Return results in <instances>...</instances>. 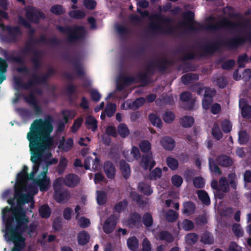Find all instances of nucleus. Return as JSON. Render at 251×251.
<instances>
[{
    "label": "nucleus",
    "mask_w": 251,
    "mask_h": 251,
    "mask_svg": "<svg viewBox=\"0 0 251 251\" xmlns=\"http://www.w3.org/2000/svg\"><path fill=\"white\" fill-rule=\"evenodd\" d=\"M11 207L6 206L2 210V217L5 224V237L7 241L14 243L12 251H22L25 246L23 232L27 228L29 219L26 215L27 208L24 205L31 203L30 208L34 207L33 197L25 194L21 188H16L14 197L7 201Z\"/></svg>",
    "instance_id": "1"
},
{
    "label": "nucleus",
    "mask_w": 251,
    "mask_h": 251,
    "mask_svg": "<svg viewBox=\"0 0 251 251\" xmlns=\"http://www.w3.org/2000/svg\"><path fill=\"white\" fill-rule=\"evenodd\" d=\"M53 130V125L47 120L36 119L30 125L26 138L29 142L30 160L34 163L32 171L34 173L38 171L44 152L53 144V138L50 136Z\"/></svg>",
    "instance_id": "2"
},
{
    "label": "nucleus",
    "mask_w": 251,
    "mask_h": 251,
    "mask_svg": "<svg viewBox=\"0 0 251 251\" xmlns=\"http://www.w3.org/2000/svg\"><path fill=\"white\" fill-rule=\"evenodd\" d=\"M247 41V38L242 36H237L227 40L220 39L205 46L201 56L212 55L222 47H226L229 49H236L244 45Z\"/></svg>",
    "instance_id": "3"
},
{
    "label": "nucleus",
    "mask_w": 251,
    "mask_h": 251,
    "mask_svg": "<svg viewBox=\"0 0 251 251\" xmlns=\"http://www.w3.org/2000/svg\"><path fill=\"white\" fill-rule=\"evenodd\" d=\"M173 65V61L166 57H163L156 61L150 62L146 66V73H140L138 74L136 77V80L143 83L144 85H146L148 83L149 77L148 74L152 75L154 74L155 70H157L159 72H164L169 66Z\"/></svg>",
    "instance_id": "4"
},
{
    "label": "nucleus",
    "mask_w": 251,
    "mask_h": 251,
    "mask_svg": "<svg viewBox=\"0 0 251 251\" xmlns=\"http://www.w3.org/2000/svg\"><path fill=\"white\" fill-rule=\"evenodd\" d=\"M57 29L60 33L68 35L67 42L70 45L84 40L86 35V30L82 25L75 26L73 28L69 26L58 25Z\"/></svg>",
    "instance_id": "5"
},
{
    "label": "nucleus",
    "mask_w": 251,
    "mask_h": 251,
    "mask_svg": "<svg viewBox=\"0 0 251 251\" xmlns=\"http://www.w3.org/2000/svg\"><path fill=\"white\" fill-rule=\"evenodd\" d=\"M18 52L16 50H12L10 52L6 50H3L2 55L6 60L0 57V74L7 71L8 64L6 61L10 63H17L20 64L25 63V59L23 56L20 55H15Z\"/></svg>",
    "instance_id": "6"
},
{
    "label": "nucleus",
    "mask_w": 251,
    "mask_h": 251,
    "mask_svg": "<svg viewBox=\"0 0 251 251\" xmlns=\"http://www.w3.org/2000/svg\"><path fill=\"white\" fill-rule=\"evenodd\" d=\"M242 25L241 23H236L227 18H224L216 24H212L207 25L205 27V29L207 30L211 31H215L221 28L233 30Z\"/></svg>",
    "instance_id": "7"
},
{
    "label": "nucleus",
    "mask_w": 251,
    "mask_h": 251,
    "mask_svg": "<svg viewBox=\"0 0 251 251\" xmlns=\"http://www.w3.org/2000/svg\"><path fill=\"white\" fill-rule=\"evenodd\" d=\"M0 27L3 30L7 32L6 40L8 43H15L18 41L19 38L23 33L18 26L5 25L3 24H0Z\"/></svg>",
    "instance_id": "8"
},
{
    "label": "nucleus",
    "mask_w": 251,
    "mask_h": 251,
    "mask_svg": "<svg viewBox=\"0 0 251 251\" xmlns=\"http://www.w3.org/2000/svg\"><path fill=\"white\" fill-rule=\"evenodd\" d=\"M25 15L29 21L36 24L38 23L40 19L45 18V15L43 12L33 6H30L26 9Z\"/></svg>",
    "instance_id": "9"
},
{
    "label": "nucleus",
    "mask_w": 251,
    "mask_h": 251,
    "mask_svg": "<svg viewBox=\"0 0 251 251\" xmlns=\"http://www.w3.org/2000/svg\"><path fill=\"white\" fill-rule=\"evenodd\" d=\"M150 30L153 33H165L166 34H172L174 33L175 27L173 26H168L166 29L159 24L152 23L149 25Z\"/></svg>",
    "instance_id": "10"
},
{
    "label": "nucleus",
    "mask_w": 251,
    "mask_h": 251,
    "mask_svg": "<svg viewBox=\"0 0 251 251\" xmlns=\"http://www.w3.org/2000/svg\"><path fill=\"white\" fill-rule=\"evenodd\" d=\"M63 57L65 60L68 61L73 65L78 76H82L84 75V71L82 68L79 59L78 58H72L71 55L68 53L64 54L63 56Z\"/></svg>",
    "instance_id": "11"
},
{
    "label": "nucleus",
    "mask_w": 251,
    "mask_h": 251,
    "mask_svg": "<svg viewBox=\"0 0 251 251\" xmlns=\"http://www.w3.org/2000/svg\"><path fill=\"white\" fill-rule=\"evenodd\" d=\"M156 164V162L153 160L151 152L143 155L140 162V165L145 170H151Z\"/></svg>",
    "instance_id": "12"
},
{
    "label": "nucleus",
    "mask_w": 251,
    "mask_h": 251,
    "mask_svg": "<svg viewBox=\"0 0 251 251\" xmlns=\"http://www.w3.org/2000/svg\"><path fill=\"white\" fill-rule=\"evenodd\" d=\"M142 217L137 212H134L129 215L126 221L127 226L130 228H138L141 226Z\"/></svg>",
    "instance_id": "13"
},
{
    "label": "nucleus",
    "mask_w": 251,
    "mask_h": 251,
    "mask_svg": "<svg viewBox=\"0 0 251 251\" xmlns=\"http://www.w3.org/2000/svg\"><path fill=\"white\" fill-rule=\"evenodd\" d=\"M47 171H43L42 173V178H38L35 180L36 184L39 187L40 190L42 192L47 191L50 185V178L47 176Z\"/></svg>",
    "instance_id": "14"
},
{
    "label": "nucleus",
    "mask_w": 251,
    "mask_h": 251,
    "mask_svg": "<svg viewBox=\"0 0 251 251\" xmlns=\"http://www.w3.org/2000/svg\"><path fill=\"white\" fill-rule=\"evenodd\" d=\"M183 17L187 21L182 22L181 25L184 27L189 25L190 29L196 30V28L193 25L195 17L194 13L190 10L187 11L183 13Z\"/></svg>",
    "instance_id": "15"
},
{
    "label": "nucleus",
    "mask_w": 251,
    "mask_h": 251,
    "mask_svg": "<svg viewBox=\"0 0 251 251\" xmlns=\"http://www.w3.org/2000/svg\"><path fill=\"white\" fill-rule=\"evenodd\" d=\"M53 198L55 201L59 203L66 202L70 198V194L67 189H61L54 191Z\"/></svg>",
    "instance_id": "16"
},
{
    "label": "nucleus",
    "mask_w": 251,
    "mask_h": 251,
    "mask_svg": "<svg viewBox=\"0 0 251 251\" xmlns=\"http://www.w3.org/2000/svg\"><path fill=\"white\" fill-rule=\"evenodd\" d=\"M117 224L116 217L114 215L109 216L104 223L103 229L106 234L113 232Z\"/></svg>",
    "instance_id": "17"
},
{
    "label": "nucleus",
    "mask_w": 251,
    "mask_h": 251,
    "mask_svg": "<svg viewBox=\"0 0 251 251\" xmlns=\"http://www.w3.org/2000/svg\"><path fill=\"white\" fill-rule=\"evenodd\" d=\"M25 100L26 102L33 106L36 114L40 115L43 113L42 108L39 104L38 100L33 94L30 93L27 97H25Z\"/></svg>",
    "instance_id": "18"
},
{
    "label": "nucleus",
    "mask_w": 251,
    "mask_h": 251,
    "mask_svg": "<svg viewBox=\"0 0 251 251\" xmlns=\"http://www.w3.org/2000/svg\"><path fill=\"white\" fill-rule=\"evenodd\" d=\"M80 182V178L76 175L74 174H69L67 175L64 179V184L69 187H75Z\"/></svg>",
    "instance_id": "19"
},
{
    "label": "nucleus",
    "mask_w": 251,
    "mask_h": 251,
    "mask_svg": "<svg viewBox=\"0 0 251 251\" xmlns=\"http://www.w3.org/2000/svg\"><path fill=\"white\" fill-rule=\"evenodd\" d=\"M28 84L30 88L34 85H46V77L42 75H38L36 74L31 75V78L28 80Z\"/></svg>",
    "instance_id": "20"
},
{
    "label": "nucleus",
    "mask_w": 251,
    "mask_h": 251,
    "mask_svg": "<svg viewBox=\"0 0 251 251\" xmlns=\"http://www.w3.org/2000/svg\"><path fill=\"white\" fill-rule=\"evenodd\" d=\"M239 106L241 109V115L242 117L245 119L251 118V106L247 103L245 100H240Z\"/></svg>",
    "instance_id": "21"
},
{
    "label": "nucleus",
    "mask_w": 251,
    "mask_h": 251,
    "mask_svg": "<svg viewBox=\"0 0 251 251\" xmlns=\"http://www.w3.org/2000/svg\"><path fill=\"white\" fill-rule=\"evenodd\" d=\"M103 169L106 176L108 178L113 179L115 177L116 169L111 161H106L104 162Z\"/></svg>",
    "instance_id": "22"
},
{
    "label": "nucleus",
    "mask_w": 251,
    "mask_h": 251,
    "mask_svg": "<svg viewBox=\"0 0 251 251\" xmlns=\"http://www.w3.org/2000/svg\"><path fill=\"white\" fill-rule=\"evenodd\" d=\"M160 144L163 148L167 151H172L175 147V141L171 137L165 136L160 140Z\"/></svg>",
    "instance_id": "23"
},
{
    "label": "nucleus",
    "mask_w": 251,
    "mask_h": 251,
    "mask_svg": "<svg viewBox=\"0 0 251 251\" xmlns=\"http://www.w3.org/2000/svg\"><path fill=\"white\" fill-rule=\"evenodd\" d=\"M192 98V94L189 92H182L180 95V99L183 102H188L187 103L186 108L188 110H191L194 106V101L191 100Z\"/></svg>",
    "instance_id": "24"
},
{
    "label": "nucleus",
    "mask_w": 251,
    "mask_h": 251,
    "mask_svg": "<svg viewBox=\"0 0 251 251\" xmlns=\"http://www.w3.org/2000/svg\"><path fill=\"white\" fill-rule=\"evenodd\" d=\"M199 79L198 75L192 73H187L183 75L181 77V80L182 83L184 85H188L193 83L194 81H196Z\"/></svg>",
    "instance_id": "25"
},
{
    "label": "nucleus",
    "mask_w": 251,
    "mask_h": 251,
    "mask_svg": "<svg viewBox=\"0 0 251 251\" xmlns=\"http://www.w3.org/2000/svg\"><path fill=\"white\" fill-rule=\"evenodd\" d=\"M216 161L218 164L221 166L228 167L232 166L233 161L228 156L225 154H221L217 157Z\"/></svg>",
    "instance_id": "26"
},
{
    "label": "nucleus",
    "mask_w": 251,
    "mask_h": 251,
    "mask_svg": "<svg viewBox=\"0 0 251 251\" xmlns=\"http://www.w3.org/2000/svg\"><path fill=\"white\" fill-rule=\"evenodd\" d=\"M120 170L123 177L127 179L130 175V168L129 165L124 160L120 161Z\"/></svg>",
    "instance_id": "27"
},
{
    "label": "nucleus",
    "mask_w": 251,
    "mask_h": 251,
    "mask_svg": "<svg viewBox=\"0 0 251 251\" xmlns=\"http://www.w3.org/2000/svg\"><path fill=\"white\" fill-rule=\"evenodd\" d=\"M85 124L87 129L95 132L98 128V122L93 116L89 115L85 119Z\"/></svg>",
    "instance_id": "28"
},
{
    "label": "nucleus",
    "mask_w": 251,
    "mask_h": 251,
    "mask_svg": "<svg viewBox=\"0 0 251 251\" xmlns=\"http://www.w3.org/2000/svg\"><path fill=\"white\" fill-rule=\"evenodd\" d=\"M77 239L79 245L85 246L89 242L90 236L86 231L82 230L78 233Z\"/></svg>",
    "instance_id": "29"
},
{
    "label": "nucleus",
    "mask_w": 251,
    "mask_h": 251,
    "mask_svg": "<svg viewBox=\"0 0 251 251\" xmlns=\"http://www.w3.org/2000/svg\"><path fill=\"white\" fill-rule=\"evenodd\" d=\"M74 141L71 138H68L66 141H64V138H63V140L60 141L58 146L59 149L65 151H68L73 147Z\"/></svg>",
    "instance_id": "30"
},
{
    "label": "nucleus",
    "mask_w": 251,
    "mask_h": 251,
    "mask_svg": "<svg viewBox=\"0 0 251 251\" xmlns=\"http://www.w3.org/2000/svg\"><path fill=\"white\" fill-rule=\"evenodd\" d=\"M212 97V95L209 93L208 90L206 89L205 91L204 97L202 101V104L203 109L205 110L209 109L213 102Z\"/></svg>",
    "instance_id": "31"
},
{
    "label": "nucleus",
    "mask_w": 251,
    "mask_h": 251,
    "mask_svg": "<svg viewBox=\"0 0 251 251\" xmlns=\"http://www.w3.org/2000/svg\"><path fill=\"white\" fill-rule=\"evenodd\" d=\"M158 237L160 240L165 241L167 243H171L174 240L172 234L168 231L162 230L158 233Z\"/></svg>",
    "instance_id": "32"
},
{
    "label": "nucleus",
    "mask_w": 251,
    "mask_h": 251,
    "mask_svg": "<svg viewBox=\"0 0 251 251\" xmlns=\"http://www.w3.org/2000/svg\"><path fill=\"white\" fill-rule=\"evenodd\" d=\"M38 212L41 218L48 219L50 216L51 211L48 204H44L40 206Z\"/></svg>",
    "instance_id": "33"
},
{
    "label": "nucleus",
    "mask_w": 251,
    "mask_h": 251,
    "mask_svg": "<svg viewBox=\"0 0 251 251\" xmlns=\"http://www.w3.org/2000/svg\"><path fill=\"white\" fill-rule=\"evenodd\" d=\"M28 179V175H25L23 173H18L17 176L15 189L16 188H21L23 190L22 186L26 183Z\"/></svg>",
    "instance_id": "34"
},
{
    "label": "nucleus",
    "mask_w": 251,
    "mask_h": 251,
    "mask_svg": "<svg viewBox=\"0 0 251 251\" xmlns=\"http://www.w3.org/2000/svg\"><path fill=\"white\" fill-rule=\"evenodd\" d=\"M196 205L193 202L188 201L183 204L182 212L184 214H192L194 213Z\"/></svg>",
    "instance_id": "35"
},
{
    "label": "nucleus",
    "mask_w": 251,
    "mask_h": 251,
    "mask_svg": "<svg viewBox=\"0 0 251 251\" xmlns=\"http://www.w3.org/2000/svg\"><path fill=\"white\" fill-rule=\"evenodd\" d=\"M195 122L194 118L190 116H184L180 119V125L185 128L191 127Z\"/></svg>",
    "instance_id": "36"
},
{
    "label": "nucleus",
    "mask_w": 251,
    "mask_h": 251,
    "mask_svg": "<svg viewBox=\"0 0 251 251\" xmlns=\"http://www.w3.org/2000/svg\"><path fill=\"white\" fill-rule=\"evenodd\" d=\"M199 199L205 205L210 204V199L208 193L204 190H199L197 192Z\"/></svg>",
    "instance_id": "37"
},
{
    "label": "nucleus",
    "mask_w": 251,
    "mask_h": 251,
    "mask_svg": "<svg viewBox=\"0 0 251 251\" xmlns=\"http://www.w3.org/2000/svg\"><path fill=\"white\" fill-rule=\"evenodd\" d=\"M47 42L49 44L55 46H58L60 44V41L55 37H53L48 40L45 35H42L39 38V39H37V43H38V44L40 43H45Z\"/></svg>",
    "instance_id": "38"
},
{
    "label": "nucleus",
    "mask_w": 251,
    "mask_h": 251,
    "mask_svg": "<svg viewBox=\"0 0 251 251\" xmlns=\"http://www.w3.org/2000/svg\"><path fill=\"white\" fill-rule=\"evenodd\" d=\"M117 130L120 137L123 138L126 137L130 133L129 129L124 123H121L118 126Z\"/></svg>",
    "instance_id": "39"
},
{
    "label": "nucleus",
    "mask_w": 251,
    "mask_h": 251,
    "mask_svg": "<svg viewBox=\"0 0 251 251\" xmlns=\"http://www.w3.org/2000/svg\"><path fill=\"white\" fill-rule=\"evenodd\" d=\"M127 245L131 251H136L139 246V242L135 236H132L127 240Z\"/></svg>",
    "instance_id": "40"
},
{
    "label": "nucleus",
    "mask_w": 251,
    "mask_h": 251,
    "mask_svg": "<svg viewBox=\"0 0 251 251\" xmlns=\"http://www.w3.org/2000/svg\"><path fill=\"white\" fill-rule=\"evenodd\" d=\"M149 119L153 126H156L159 128L162 126V123L161 119L155 114L151 113L149 115Z\"/></svg>",
    "instance_id": "41"
},
{
    "label": "nucleus",
    "mask_w": 251,
    "mask_h": 251,
    "mask_svg": "<svg viewBox=\"0 0 251 251\" xmlns=\"http://www.w3.org/2000/svg\"><path fill=\"white\" fill-rule=\"evenodd\" d=\"M138 189L141 192L147 196H150L152 193L151 186L143 182L139 183Z\"/></svg>",
    "instance_id": "42"
},
{
    "label": "nucleus",
    "mask_w": 251,
    "mask_h": 251,
    "mask_svg": "<svg viewBox=\"0 0 251 251\" xmlns=\"http://www.w3.org/2000/svg\"><path fill=\"white\" fill-rule=\"evenodd\" d=\"M211 134L217 140H221L223 136L222 132L218 124L215 123L211 130Z\"/></svg>",
    "instance_id": "43"
},
{
    "label": "nucleus",
    "mask_w": 251,
    "mask_h": 251,
    "mask_svg": "<svg viewBox=\"0 0 251 251\" xmlns=\"http://www.w3.org/2000/svg\"><path fill=\"white\" fill-rule=\"evenodd\" d=\"M118 80L127 86L136 82V77L133 76L120 75L118 77Z\"/></svg>",
    "instance_id": "44"
},
{
    "label": "nucleus",
    "mask_w": 251,
    "mask_h": 251,
    "mask_svg": "<svg viewBox=\"0 0 251 251\" xmlns=\"http://www.w3.org/2000/svg\"><path fill=\"white\" fill-rule=\"evenodd\" d=\"M220 126L222 131L225 133H228L232 130V125L231 122L227 119H225L221 121Z\"/></svg>",
    "instance_id": "45"
},
{
    "label": "nucleus",
    "mask_w": 251,
    "mask_h": 251,
    "mask_svg": "<svg viewBox=\"0 0 251 251\" xmlns=\"http://www.w3.org/2000/svg\"><path fill=\"white\" fill-rule=\"evenodd\" d=\"M116 28L118 35L121 37H125L130 33L129 29L125 25H118Z\"/></svg>",
    "instance_id": "46"
},
{
    "label": "nucleus",
    "mask_w": 251,
    "mask_h": 251,
    "mask_svg": "<svg viewBox=\"0 0 251 251\" xmlns=\"http://www.w3.org/2000/svg\"><path fill=\"white\" fill-rule=\"evenodd\" d=\"M14 83L18 89H23L28 90L30 89L29 85L28 84V81L26 83H23L21 77L16 76L14 78Z\"/></svg>",
    "instance_id": "47"
},
{
    "label": "nucleus",
    "mask_w": 251,
    "mask_h": 251,
    "mask_svg": "<svg viewBox=\"0 0 251 251\" xmlns=\"http://www.w3.org/2000/svg\"><path fill=\"white\" fill-rule=\"evenodd\" d=\"M201 241L204 244L211 245L214 240L212 235L209 232H205L201 236Z\"/></svg>",
    "instance_id": "48"
},
{
    "label": "nucleus",
    "mask_w": 251,
    "mask_h": 251,
    "mask_svg": "<svg viewBox=\"0 0 251 251\" xmlns=\"http://www.w3.org/2000/svg\"><path fill=\"white\" fill-rule=\"evenodd\" d=\"M143 223L146 227H149L153 225V218L150 213H145L142 218Z\"/></svg>",
    "instance_id": "49"
},
{
    "label": "nucleus",
    "mask_w": 251,
    "mask_h": 251,
    "mask_svg": "<svg viewBox=\"0 0 251 251\" xmlns=\"http://www.w3.org/2000/svg\"><path fill=\"white\" fill-rule=\"evenodd\" d=\"M139 147L141 151L144 153H149L151 150V144L147 140L141 141L139 145Z\"/></svg>",
    "instance_id": "50"
},
{
    "label": "nucleus",
    "mask_w": 251,
    "mask_h": 251,
    "mask_svg": "<svg viewBox=\"0 0 251 251\" xmlns=\"http://www.w3.org/2000/svg\"><path fill=\"white\" fill-rule=\"evenodd\" d=\"M166 219L169 222L176 221L178 217V214L172 209L168 210L165 214Z\"/></svg>",
    "instance_id": "51"
},
{
    "label": "nucleus",
    "mask_w": 251,
    "mask_h": 251,
    "mask_svg": "<svg viewBox=\"0 0 251 251\" xmlns=\"http://www.w3.org/2000/svg\"><path fill=\"white\" fill-rule=\"evenodd\" d=\"M167 166L173 171L176 170L178 167V162L175 158L168 156L166 159Z\"/></svg>",
    "instance_id": "52"
},
{
    "label": "nucleus",
    "mask_w": 251,
    "mask_h": 251,
    "mask_svg": "<svg viewBox=\"0 0 251 251\" xmlns=\"http://www.w3.org/2000/svg\"><path fill=\"white\" fill-rule=\"evenodd\" d=\"M145 101L143 98H138L132 103L129 104L128 108L134 110H136L144 104Z\"/></svg>",
    "instance_id": "53"
},
{
    "label": "nucleus",
    "mask_w": 251,
    "mask_h": 251,
    "mask_svg": "<svg viewBox=\"0 0 251 251\" xmlns=\"http://www.w3.org/2000/svg\"><path fill=\"white\" fill-rule=\"evenodd\" d=\"M162 176V170L158 167L153 170L149 175V178L151 180H157L160 178Z\"/></svg>",
    "instance_id": "54"
},
{
    "label": "nucleus",
    "mask_w": 251,
    "mask_h": 251,
    "mask_svg": "<svg viewBox=\"0 0 251 251\" xmlns=\"http://www.w3.org/2000/svg\"><path fill=\"white\" fill-rule=\"evenodd\" d=\"M97 201L100 205L104 204L107 201V195L106 193L102 191H97Z\"/></svg>",
    "instance_id": "55"
},
{
    "label": "nucleus",
    "mask_w": 251,
    "mask_h": 251,
    "mask_svg": "<svg viewBox=\"0 0 251 251\" xmlns=\"http://www.w3.org/2000/svg\"><path fill=\"white\" fill-rule=\"evenodd\" d=\"M68 164V160L65 157H62L60 159L59 163L58 165L57 172V173L61 175L64 172Z\"/></svg>",
    "instance_id": "56"
},
{
    "label": "nucleus",
    "mask_w": 251,
    "mask_h": 251,
    "mask_svg": "<svg viewBox=\"0 0 251 251\" xmlns=\"http://www.w3.org/2000/svg\"><path fill=\"white\" fill-rule=\"evenodd\" d=\"M208 162H209V169L211 172H212L215 174L221 175L222 172L220 170V169L218 166V165L216 163L215 160L213 158H209L208 159Z\"/></svg>",
    "instance_id": "57"
},
{
    "label": "nucleus",
    "mask_w": 251,
    "mask_h": 251,
    "mask_svg": "<svg viewBox=\"0 0 251 251\" xmlns=\"http://www.w3.org/2000/svg\"><path fill=\"white\" fill-rule=\"evenodd\" d=\"M50 11L56 15H61L65 12L63 6L59 4H55L52 6L50 9Z\"/></svg>",
    "instance_id": "58"
},
{
    "label": "nucleus",
    "mask_w": 251,
    "mask_h": 251,
    "mask_svg": "<svg viewBox=\"0 0 251 251\" xmlns=\"http://www.w3.org/2000/svg\"><path fill=\"white\" fill-rule=\"evenodd\" d=\"M219 189L224 192H228L229 191V184L226 177L222 176L219 179Z\"/></svg>",
    "instance_id": "59"
},
{
    "label": "nucleus",
    "mask_w": 251,
    "mask_h": 251,
    "mask_svg": "<svg viewBox=\"0 0 251 251\" xmlns=\"http://www.w3.org/2000/svg\"><path fill=\"white\" fill-rule=\"evenodd\" d=\"M69 15L72 18L81 19L85 17V13L80 10H72L69 12Z\"/></svg>",
    "instance_id": "60"
},
{
    "label": "nucleus",
    "mask_w": 251,
    "mask_h": 251,
    "mask_svg": "<svg viewBox=\"0 0 251 251\" xmlns=\"http://www.w3.org/2000/svg\"><path fill=\"white\" fill-rule=\"evenodd\" d=\"M66 91L69 97V101H72L73 100L72 96L77 92L76 86L73 84H70L66 87Z\"/></svg>",
    "instance_id": "61"
},
{
    "label": "nucleus",
    "mask_w": 251,
    "mask_h": 251,
    "mask_svg": "<svg viewBox=\"0 0 251 251\" xmlns=\"http://www.w3.org/2000/svg\"><path fill=\"white\" fill-rule=\"evenodd\" d=\"M162 118L165 123L170 124L175 120V115L171 111H167L163 114Z\"/></svg>",
    "instance_id": "62"
},
{
    "label": "nucleus",
    "mask_w": 251,
    "mask_h": 251,
    "mask_svg": "<svg viewBox=\"0 0 251 251\" xmlns=\"http://www.w3.org/2000/svg\"><path fill=\"white\" fill-rule=\"evenodd\" d=\"M199 239L198 235L195 233L187 234L185 236V240L188 244L192 245L196 243Z\"/></svg>",
    "instance_id": "63"
},
{
    "label": "nucleus",
    "mask_w": 251,
    "mask_h": 251,
    "mask_svg": "<svg viewBox=\"0 0 251 251\" xmlns=\"http://www.w3.org/2000/svg\"><path fill=\"white\" fill-rule=\"evenodd\" d=\"M232 230L234 235L238 238L243 237L244 235V231L241 228L240 224L234 223L232 225Z\"/></svg>",
    "instance_id": "64"
}]
</instances>
